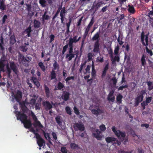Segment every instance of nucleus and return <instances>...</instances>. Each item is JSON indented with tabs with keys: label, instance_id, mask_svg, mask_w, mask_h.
<instances>
[{
	"label": "nucleus",
	"instance_id": "nucleus-1",
	"mask_svg": "<svg viewBox=\"0 0 153 153\" xmlns=\"http://www.w3.org/2000/svg\"><path fill=\"white\" fill-rule=\"evenodd\" d=\"M149 33H148L146 35H145L144 32L143 31L141 34V42L143 46H147L148 45V36Z\"/></svg>",
	"mask_w": 153,
	"mask_h": 153
},
{
	"label": "nucleus",
	"instance_id": "nucleus-2",
	"mask_svg": "<svg viewBox=\"0 0 153 153\" xmlns=\"http://www.w3.org/2000/svg\"><path fill=\"white\" fill-rule=\"evenodd\" d=\"M16 116L18 120H20L22 123L27 119V116L24 113H21L20 111H16Z\"/></svg>",
	"mask_w": 153,
	"mask_h": 153
},
{
	"label": "nucleus",
	"instance_id": "nucleus-3",
	"mask_svg": "<svg viewBox=\"0 0 153 153\" xmlns=\"http://www.w3.org/2000/svg\"><path fill=\"white\" fill-rule=\"evenodd\" d=\"M75 53H67L65 59H66L67 61H70L71 60L72 58L74 57L75 56H76L75 59L78 57V54L79 53V51L77 50L75 51L74 52Z\"/></svg>",
	"mask_w": 153,
	"mask_h": 153
},
{
	"label": "nucleus",
	"instance_id": "nucleus-4",
	"mask_svg": "<svg viewBox=\"0 0 153 153\" xmlns=\"http://www.w3.org/2000/svg\"><path fill=\"white\" fill-rule=\"evenodd\" d=\"M73 127L75 131L79 130L80 131H82L85 130V126L82 123H76L74 124Z\"/></svg>",
	"mask_w": 153,
	"mask_h": 153
},
{
	"label": "nucleus",
	"instance_id": "nucleus-5",
	"mask_svg": "<svg viewBox=\"0 0 153 153\" xmlns=\"http://www.w3.org/2000/svg\"><path fill=\"white\" fill-rule=\"evenodd\" d=\"M20 58L22 57V61L23 65L25 66H28L29 62L31 60V57L27 56V59L24 56H22V55L21 54L20 55Z\"/></svg>",
	"mask_w": 153,
	"mask_h": 153
},
{
	"label": "nucleus",
	"instance_id": "nucleus-6",
	"mask_svg": "<svg viewBox=\"0 0 153 153\" xmlns=\"http://www.w3.org/2000/svg\"><path fill=\"white\" fill-rule=\"evenodd\" d=\"M100 44L98 40L96 41L94 44L93 51L96 53H100Z\"/></svg>",
	"mask_w": 153,
	"mask_h": 153
},
{
	"label": "nucleus",
	"instance_id": "nucleus-7",
	"mask_svg": "<svg viewBox=\"0 0 153 153\" xmlns=\"http://www.w3.org/2000/svg\"><path fill=\"white\" fill-rule=\"evenodd\" d=\"M146 93L145 90H142L140 93L139 95L136 98L135 100L140 102H142L143 98V95Z\"/></svg>",
	"mask_w": 153,
	"mask_h": 153
},
{
	"label": "nucleus",
	"instance_id": "nucleus-8",
	"mask_svg": "<svg viewBox=\"0 0 153 153\" xmlns=\"http://www.w3.org/2000/svg\"><path fill=\"white\" fill-rule=\"evenodd\" d=\"M105 140L107 143L111 142L113 144L117 143L118 145H120V143H118V140L116 138L110 137H107L105 138Z\"/></svg>",
	"mask_w": 153,
	"mask_h": 153
},
{
	"label": "nucleus",
	"instance_id": "nucleus-9",
	"mask_svg": "<svg viewBox=\"0 0 153 153\" xmlns=\"http://www.w3.org/2000/svg\"><path fill=\"white\" fill-rule=\"evenodd\" d=\"M36 138L37 139V143L39 147H42L43 146L44 144L45 145V141L40 135H38L37 136V138Z\"/></svg>",
	"mask_w": 153,
	"mask_h": 153
},
{
	"label": "nucleus",
	"instance_id": "nucleus-10",
	"mask_svg": "<svg viewBox=\"0 0 153 153\" xmlns=\"http://www.w3.org/2000/svg\"><path fill=\"white\" fill-rule=\"evenodd\" d=\"M101 133V131L98 129H96L94 131V132L92 133L93 137H95L98 140H101L102 138L101 135L100 134Z\"/></svg>",
	"mask_w": 153,
	"mask_h": 153
},
{
	"label": "nucleus",
	"instance_id": "nucleus-11",
	"mask_svg": "<svg viewBox=\"0 0 153 153\" xmlns=\"http://www.w3.org/2000/svg\"><path fill=\"white\" fill-rule=\"evenodd\" d=\"M42 104L43 106L45 107V109L46 111L50 110L53 108L52 105L48 101H46L43 102Z\"/></svg>",
	"mask_w": 153,
	"mask_h": 153
},
{
	"label": "nucleus",
	"instance_id": "nucleus-12",
	"mask_svg": "<svg viewBox=\"0 0 153 153\" xmlns=\"http://www.w3.org/2000/svg\"><path fill=\"white\" fill-rule=\"evenodd\" d=\"M114 90H111L107 97V100L109 101H111L112 102H114L115 99V97L114 96Z\"/></svg>",
	"mask_w": 153,
	"mask_h": 153
},
{
	"label": "nucleus",
	"instance_id": "nucleus-13",
	"mask_svg": "<svg viewBox=\"0 0 153 153\" xmlns=\"http://www.w3.org/2000/svg\"><path fill=\"white\" fill-rule=\"evenodd\" d=\"M62 10L60 11V16L61 17V23H63L64 20V18L65 16V14L67 13V11L65 10V7H64L63 8L62 7Z\"/></svg>",
	"mask_w": 153,
	"mask_h": 153
},
{
	"label": "nucleus",
	"instance_id": "nucleus-14",
	"mask_svg": "<svg viewBox=\"0 0 153 153\" xmlns=\"http://www.w3.org/2000/svg\"><path fill=\"white\" fill-rule=\"evenodd\" d=\"M10 67L11 69L13 70V72L17 74L18 72V69L17 66L14 62H10Z\"/></svg>",
	"mask_w": 153,
	"mask_h": 153
},
{
	"label": "nucleus",
	"instance_id": "nucleus-15",
	"mask_svg": "<svg viewBox=\"0 0 153 153\" xmlns=\"http://www.w3.org/2000/svg\"><path fill=\"white\" fill-rule=\"evenodd\" d=\"M22 92L19 91H18L16 94L14 95V97L16 101L18 102H19L22 98Z\"/></svg>",
	"mask_w": 153,
	"mask_h": 153
},
{
	"label": "nucleus",
	"instance_id": "nucleus-16",
	"mask_svg": "<svg viewBox=\"0 0 153 153\" xmlns=\"http://www.w3.org/2000/svg\"><path fill=\"white\" fill-rule=\"evenodd\" d=\"M30 80L37 88L39 87L40 83L38 81L37 78L33 76H32L30 77Z\"/></svg>",
	"mask_w": 153,
	"mask_h": 153
},
{
	"label": "nucleus",
	"instance_id": "nucleus-17",
	"mask_svg": "<svg viewBox=\"0 0 153 153\" xmlns=\"http://www.w3.org/2000/svg\"><path fill=\"white\" fill-rule=\"evenodd\" d=\"M22 123H23L24 127L27 128H30L32 125L30 120H27V119L22 122Z\"/></svg>",
	"mask_w": 153,
	"mask_h": 153
},
{
	"label": "nucleus",
	"instance_id": "nucleus-18",
	"mask_svg": "<svg viewBox=\"0 0 153 153\" xmlns=\"http://www.w3.org/2000/svg\"><path fill=\"white\" fill-rule=\"evenodd\" d=\"M6 60L4 59L0 60V71H4V68L6 65Z\"/></svg>",
	"mask_w": 153,
	"mask_h": 153
},
{
	"label": "nucleus",
	"instance_id": "nucleus-19",
	"mask_svg": "<svg viewBox=\"0 0 153 153\" xmlns=\"http://www.w3.org/2000/svg\"><path fill=\"white\" fill-rule=\"evenodd\" d=\"M91 113L94 115H98L102 113V111L99 108L97 109H92L91 110Z\"/></svg>",
	"mask_w": 153,
	"mask_h": 153
},
{
	"label": "nucleus",
	"instance_id": "nucleus-20",
	"mask_svg": "<svg viewBox=\"0 0 153 153\" xmlns=\"http://www.w3.org/2000/svg\"><path fill=\"white\" fill-rule=\"evenodd\" d=\"M100 30L97 32L92 37V40L93 41H97L98 40L99 41L100 39Z\"/></svg>",
	"mask_w": 153,
	"mask_h": 153
},
{
	"label": "nucleus",
	"instance_id": "nucleus-21",
	"mask_svg": "<svg viewBox=\"0 0 153 153\" xmlns=\"http://www.w3.org/2000/svg\"><path fill=\"white\" fill-rule=\"evenodd\" d=\"M6 9V5L5 4V0H0V10L3 11Z\"/></svg>",
	"mask_w": 153,
	"mask_h": 153
},
{
	"label": "nucleus",
	"instance_id": "nucleus-22",
	"mask_svg": "<svg viewBox=\"0 0 153 153\" xmlns=\"http://www.w3.org/2000/svg\"><path fill=\"white\" fill-rule=\"evenodd\" d=\"M128 10L129 13L132 14H134L135 12L134 7L132 5H128Z\"/></svg>",
	"mask_w": 153,
	"mask_h": 153
},
{
	"label": "nucleus",
	"instance_id": "nucleus-23",
	"mask_svg": "<svg viewBox=\"0 0 153 153\" xmlns=\"http://www.w3.org/2000/svg\"><path fill=\"white\" fill-rule=\"evenodd\" d=\"M64 87L65 86L64 84L59 82L57 84V86L55 87L54 89V90H61L64 88Z\"/></svg>",
	"mask_w": 153,
	"mask_h": 153
},
{
	"label": "nucleus",
	"instance_id": "nucleus-24",
	"mask_svg": "<svg viewBox=\"0 0 153 153\" xmlns=\"http://www.w3.org/2000/svg\"><path fill=\"white\" fill-rule=\"evenodd\" d=\"M70 95V94L69 92H64L62 96V99L65 101H67L68 100Z\"/></svg>",
	"mask_w": 153,
	"mask_h": 153
},
{
	"label": "nucleus",
	"instance_id": "nucleus-25",
	"mask_svg": "<svg viewBox=\"0 0 153 153\" xmlns=\"http://www.w3.org/2000/svg\"><path fill=\"white\" fill-rule=\"evenodd\" d=\"M44 90L46 94V97L48 98L50 96V91L49 88L46 85H45L44 86Z\"/></svg>",
	"mask_w": 153,
	"mask_h": 153
},
{
	"label": "nucleus",
	"instance_id": "nucleus-26",
	"mask_svg": "<svg viewBox=\"0 0 153 153\" xmlns=\"http://www.w3.org/2000/svg\"><path fill=\"white\" fill-rule=\"evenodd\" d=\"M96 71L95 69L94 65L93 62V61L92 65V71L91 73L92 77L95 79L96 76Z\"/></svg>",
	"mask_w": 153,
	"mask_h": 153
},
{
	"label": "nucleus",
	"instance_id": "nucleus-27",
	"mask_svg": "<svg viewBox=\"0 0 153 153\" xmlns=\"http://www.w3.org/2000/svg\"><path fill=\"white\" fill-rule=\"evenodd\" d=\"M116 135L118 137H125L126 136V134L125 132H122L119 130H118L117 134H116Z\"/></svg>",
	"mask_w": 153,
	"mask_h": 153
},
{
	"label": "nucleus",
	"instance_id": "nucleus-28",
	"mask_svg": "<svg viewBox=\"0 0 153 153\" xmlns=\"http://www.w3.org/2000/svg\"><path fill=\"white\" fill-rule=\"evenodd\" d=\"M77 36L73 37V38H70L69 39L68 43L73 44L74 43H76L77 42Z\"/></svg>",
	"mask_w": 153,
	"mask_h": 153
},
{
	"label": "nucleus",
	"instance_id": "nucleus-29",
	"mask_svg": "<svg viewBox=\"0 0 153 153\" xmlns=\"http://www.w3.org/2000/svg\"><path fill=\"white\" fill-rule=\"evenodd\" d=\"M70 147L73 150H77L80 149L79 146L74 143L70 144Z\"/></svg>",
	"mask_w": 153,
	"mask_h": 153
},
{
	"label": "nucleus",
	"instance_id": "nucleus-30",
	"mask_svg": "<svg viewBox=\"0 0 153 153\" xmlns=\"http://www.w3.org/2000/svg\"><path fill=\"white\" fill-rule=\"evenodd\" d=\"M123 97V96L120 94H119L117 95L116 97V100L117 103L119 104L122 103Z\"/></svg>",
	"mask_w": 153,
	"mask_h": 153
},
{
	"label": "nucleus",
	"instance_id": "nucleus-31",
	"mask_svg": "<svg viewBox=\"0 0 153 153\" xmlns=\"http://www.w3.org/2000/svg\"><path fill=\"white\" fill-rule=\"evenodd\" d=\"M123 38V35L120 36V33L119 34L118 37L117 39V41L119 43L120 45H122L124 43V42L122 41Z\"/></svg>",
	"mask_w": 153,
	"mask_h": 153
},
{
	"label": "nucleus",
	"instance_id": "nucleus-32",
	"mask_svg": "<svg viewBox=\"0 0 153 153\" xmlns=\"http://www.w3.org/2000/svg\"><path fill=\"white\" fill-rule=\"evenodd\" d=\"M146 56L145 55L143 54L142 55L141 59V65L142 66H144L146 64V61L145 59Z\"/></svg>",
	"mask_w": 153,
	"mask_h": 153
},
{
	"label": "nucleus",
	"instance_id": "nucleus-33",
	"mask_svg": "<svg viewBox=\"0 0 153 153\" xmlns=\"http://www.w3.org/2000/svg\"><path fill=\"white\" fill-rule=\"evenodd\" d=\"M50 78L51 80L56 79V74L54 70H52L51 72Z\"/></svg>",
	"mask_w": 153,
	"mask_h": 153
},
{
	"label": "nucleus",
	"instance_id": "nucleus-34",
	"mask_svg": "<svg viewBox=\"0 0 153 153\" xmlns=\"http://www.w3.org/2000/svg\"><path fill=\"white\" fill-rule=\"evenodd\" d=\"M10 43L12 45L14 44L16 42L15 36L14 34L12 35L10 37Z\"/></svg>",
	"mask_w": 153,
	"mask_h": 153
},
{
	"label": "nucleus",
	"instance_id": "nucleus-35",
	"mask_svg": "<svg viewBox=\"0 0 153 153\" xmlns=\"http://www.w3.org/2000/svg\"><path fill=\"white\" fill-rule=\"evenodd\" d=\"M40 22L36 19L33 21V26L35 28H39L40 25Z\"/></svg>",
	"mask_w": 153,
	"mask_h": 153
},
{
	"label": "nucleus",
	"instance_id": "nucleus-36",
	"mask_svg": "<svg viewBox=\"0 0 153 153\" xmlns=\"http://www.w3.org/2000/svg\"><path fill=\"white\" fill-rule=\"evenodd\" d=\"M33 125L35 126H38L39 128H43L44 126L41 124L39 120H37L34 122Z\"/></svg>",
	"mask_w": 153,
	"mask_h": 153
},
{
	"label": "nucleus",
	"instance_id": "nucleus-37",
	"mask_svg": "<svg viewBox=\"0 0 153 153\" xmlns=\"http://www.w3.org/2000/svg\"><path fill=\"white\" fill-rule=\"evenodd\" d=\"M148 87V90L150 91L153 89V85L152 82L151 81H147L146 82Z\"/></svg>",
	"mask_w": 153,
	"mask_h": 153
},
{
	"label": "nucleus",
	"instance_id": "nucleus-38",
	"mask_svg": "<svg viewBox=\"0 0 153 153\" xmlns=\"http://www.w3.org/2000/svg\"><path fill=\"white\" fill-rule=\"evenodd\" d=\"M62 5H61L60 7H58V10L56 11L55 14V15L53 18L52 19L53 20H54L55 19L57 16L58 15L60 11L61 10V9L62 8Z\"/></svg>",
	"mask_w": 153,
	"mask_h": 153
},
{
	"label": "nucleus",
	"instance_id": "nucleus-39",
	"mask_svg": "<svg viewBox=\"0 0 153 153\" xmlns=\"http://www.w3.org/2000/svg\"><path fill=\"white\" fill-rule=\"evenodd\" d=\"M53 68L52 70L54 71L56 69L58 70L59 68V65L56 61H55L54 63L53 64Z\"/></svg>",
	"mask_w": 153,
	"mask_h": 153
},
{
	"label": "nucleus",
	"instance_id": "nucleus-40",
	"mask_svg": "<svg viewBox=\"0 0 153 153\" xmlns=\"http://www.w3.org/2000/svg\"><path fill=\"white\" fill-rule=\"evenodd\" d=\"M120 61V57L118 55H117L114 56L113 59H111L112 63L114 64L115 63L116 61L119 62Z\"/></svg>",
	"mask_w": 153,
	"mask_h": 153
},
{
	"label": "nucleus",
	"instance_id": "nucleus-41",
	"mask_svg": "<svg viewBox=\"0 0 153 153\" xmlns=\"http://www.w3.org/2000/svg\"><path fill=\"white\" fill-rule=\"evenodd\" d=\"M39 2L42 7H44L46 6V1L45 0H39Z\"/></svg>",
	"mask_w": 153,
	"mask_h": 153
},
{
	"label": "nucleus",
	"instance_id": "nucleus-42",
	"mask_svg": "<svg viewBox=\"0 0 153 153\" xmlns=\"http://www.w3.org/2000/svg\"><path fill=\"white\" fill-rule=\"evenodd\" d=\"M38 65L42 71L44 72L45 71V67L44 65L43 62H39L38 63Z\"/></svg>",
	"mask_w": 153,
	"mask_h": 153
},
{
	"label": "nucleus",
	"instance_id": "nucleus-43",
	"mask_svg": "<svg viewBox=\"0 0 153 153\" xmlns=\"http://www.w3.org/2000/svg\"><path fill=\"white\" fill-rule=\"evenodd\" d=\"M120 48L118 45L115 47L114 50V54L116 56L119 55V52Z\"/></svg>",
	"mask_w": 153,
	"mask_h": 153
},
{
	"label": "nucleus",
	"instance_id": "nucleus-44",
	"mask_svg": "<svg viewBox=\"0 0 153 153\" xmlns=\"http://www.w3.org/2000/svg\"><path fill=\"white\" fill-rule=\"evenodd\" d=\"M56 122L59 126L62 125V123L60 121V116L56 117L55 118Z\"/></svg>",
	"mask_w": 153,
	"mask_h": 153
},
{
	"label": "nucleus",
	"instance_id": "nucleus-45",
	"mask_svg": "<svg viewBox=\"0 0 153 153\" xmlns=\"http://www.w3.org/2000/svg\"><path fill=\"white\" fill-rule=\"evenodd\" d=\"M68 45L69 47L68 49V53H74L73 51V44L68 43Z\"/></svg>",
	"mask_w": 153,
	"mask_h": 153
},
{
	"label": "nucleus",
	"instance_id": "nucleus-46",
	"mask_svg": "<svg viewBox=\"0 0 153 153\" xmlns=\"http://www.w3.org/2000/svg\"><path fill=\"white\" fill-rule=\"evenodd\" d=\"M94 22L95 21L94 18L93 17L92 18L90 23H89L87 26L91 28V27L93 25Z\"/></svg>",
	"mask_w": 153,
	"mask_h": 153
},
{
	"label": "nucleus",
	"instance_id": "nucleus-47",
	"mask_svg": "<svg viewBox=\"0 0 153 153\" xmlns=\"http://www.w3.org/2000/svg\"><path fill=\"white\" fill-rule=\"evenodd\" d=\"M86 63V61H85L83 63H82L81 65L80 68L79 69V71L80 73L82 72V71L83 68V67L85 66Z\"/></svg>",
	"mask_w": 153,
	"mask_h": 153
},
{
	"label": "nucleus",
	"instance_id": "nucleus-48",
	"mask_svg": "<svg viewBox=\"0 0 153 153\" xmlns=\"http://www.w3.org/2000/svg\"><path fill=\"white\" fill-rule=\"evenodd\" d=\"M65 110L67 112V113L70 115H71V108H70L69 106H67L65 108Z\"/></svg>",
	"mask_w": 153,
	"mask_h": 153
},
{
	"label": "nucleus",
	"instance_id": "nucleus-49",
	"mask_svg": "<svg viewBox=\"0 0 153 153\" xmlns=\"http://www.w3.org/2000/svg\"><path fill=\"white\" fill-rule=\"evenodd\" d=\"M146 49L147 53L149 54L150 56H152L153 55V53L152 51L151 50L149 49L146 46Z\"/></svg>",
	"mask_w": 153,
	"mask_h": 153
},
{
	"label": "nucleus",
	"instance_id": "nucleus-50",
	"mask_svg": "<svg viewBox=\"0 0 153 153\" xmlns=\"http://www.w3.org/2000/svg\"><path fill=\"white\" fill-rule=\"evenodd\" d=\"M46 12H45L42 16L43 19L45 20H48L49 18V16L48 15H46Z\"/></svg>",
	"mask_w": 153,
	"mask_h": 153
},
{
	"label": "nucleus",
	"instance_id": "nucleus-51",
	"mask_svg": "<svg viewBox=\"0 0 153 153\" xmlns=\"http://www.w3.org/2000/svg\"><path fill=\"white\" fill-rule=\"evenodd\" d=\"M55 36L54 35L51 34L49 36V38L50 39V40L49 41V43H51L53 41H54V39Z\"/></svg>",
	"mask_w": 153,
	"mask_h": 153
},
{
	"label": "nucleus",
	"instance_id": "nucleus-52",
	"mask_svg": "<svg viewBox=\"0 0 153 153\" xmlns=\"http://www.w3.org/2000/svg\"><path fill=\"white\" fill-rule=\"evenodd\" d=\"M8 19L7 16L6 15H5L3 16L2 19V24H4L5 23L6 21Z\"/></svg>",
	"mask_w": 153,
	"mask_h": 153
},
{
	"label": "nucleus",
	"instance_id": "nucleus-53",
	"mask_svg": "<svg viewBox=\"0 0 153 153\" xmlns=\"http://www.w3.org/2000/svg\"><path fill=\"white\" fill-rule=\"evenodd\" d=\"M68 44H66L63 47L62 51V54H64L65 52L66 51L67 49L68 48Z\"/></svg>",
	"mask_w": 153,
	"mask_h": 153
},
{
	"label": "nucleus",
	"instance_id": "nucleus-54",
	"mask_svg": "<svg viewBox=\"0 0 153 153\" xmlns=\"http://www.w3.org/2000/svg\"><path fill=\"white\" fill-rule=\"evenodd\" d=\"M61 151L62 153H68V150H67L66 147L65 146H62L61 147Z\"/></svg>",
	"mask_w": 153,
	"mask_h": 153
},
{
	"label": "nucleus",
	"instance_id": "nucleus-55",
	"mask_svg": "<svg viewBox=\"0 0 153 153\" xmlns=\"http://www.w3.org/2000/svg\"><path fill=\"white\" fill-rule=\"evenodd\" d=\"M73 109L74 110V112L77 115H79L80 112L79 109L76 107L74 106Z\"/></svg>",
	"mask_w": 153,
	"mask_h": 153
},
{
	"label": "nucleus",
	"instance_id": "nucleus-56",
	"mask_svg": "<svg viewBox=\"0 0 153 153\" xmlns=\"http://www.w3.org/2000/svg\"><path fill=\"white\" fill-rule=\"evenodd\" d=\"M19 103V104L20 105L21 108H22V107H26V102L25 101H23L22 102H21L20 101L19 102H18Z\"/></svg>",
	"mask_w": 153,
	"mask_h": 153
},
{
	"label": "nucleus",
	"instance_id": "nucleus-57",
	"mask_svg": "<svg viewBox=\"0 0 153 153\" xmlns=\"http://www.w3.org/2000/svg\"><path fill=\"white\" fill-rule=\"evenodd\" d=\"M93 56L92 54L91 53H89L88 54V60L90 61L92 60V57Z\"/></svg>",
	"mask_w": 153,
	"mask_h": 153
},
{
	"label": "nucleus",
	"instance_id": "nucleus-58",
	"mask_svg": "<svg viewBox=\"0 0 153 153\" xmlns=\"http://www.w3.org/2000/svg\"><path fill=\"white\" fill-rule=\"evenodd\" d=\"M111 79L112 81L113 85H115L117 82V79H116V77H112Z\"/></svg>",
	"mask_w": 153,
	"mask_h": 153
},
{
	"label": "nucleus",
	"instance_id": "nucleus-59",
	"mask_svg": "<svg viewBox=\"0 0 153 153\" xmlns=\"http://www.w3.org/2000/svg\"><path fill=\"white\" fill-rule=\"evenodd\" d=\"M31 115L33 119L34 120V122L38 120L37 118L36 117L34 113L32 111L31 112Z\"/></svg>",
	"mask_w": 153,
	"mask_h": 153
},
{
	"label": "nucleus",
	"instance_id": "nucleus-60",
	"mask_svg": "<svg viewBox=\"0 0 153 153\" xmlns=\"http://www.w3.org/2000/svg\"><path fill=\"white\" fill-rule=\"evenodd\" d=\"M96 61L97 62H102L104 61V59L103 57H98L97 58Z\"/></svg>",
	"mask_w": 153,
	"mask_h": 153
},
{
	"label": "nucleus",
	"instance_id": "nucleus-61",
	"mask_svg": "<svg viewBox=\"0 0 153 153\" xmlns=\"http://www.w3.org/2000/svg\"><path fill=\"white\" fill-rule=\"evenodd\" d=\"M91 68V66L88 65L87 66L86 68L85 69L86 72L84 73L85 74H86L87 73H89L90 72V70Z\"/></svg>",
	"mask_w": 153,
	"mask_h": 153
},
{
	"label": "nucleus",
	"instance_id": "nucleus-62",
	"mask_svg": "<svg viewBox=\"0 0 153 153\" xmlns=\"http://www.w3.org/2000/svg\"><path fill=\"white\" fill-rule=\"evenodd\" d=\"M21 48L22 49V51L24 52L26 51L28 49L26 46L24 45L22 46L21 47Z\"/></svg>",
	"mask_w": 153,
	"mask_h": 153
},
{
	"label": "nucleus",
	"instance_id": "nucleus-63",
	"mask_svg": "<svg viewBox=\"0 0 153 153\" xmlns=\"http://www.w3.org/2000/svg\"><path fill=\"white\" fill-rule=\"evenodd\" d=\"M32 30H31V27L30 26H29L27 28H26L25 31L26 33H31Z\"/></svg>",
	"mask_w": 153,
	"mask_h": 153
},
{
	"label": "nucleus",
	"instance_id": "nucleus-64",
	"mask_svg": "<svg viewBox=\"0 0 153 153\" xmlns=\"http://www.w3.org/2000/svg\"><path fill=\"white\" fill-rule=\"evenodd\" d=\"M100 130L102 131H104L105 130L106 128L104 124H102L100 126Z\"/></svg>",
	"mask_w": 153,
	"mask_h": 153
}]
</instances>
